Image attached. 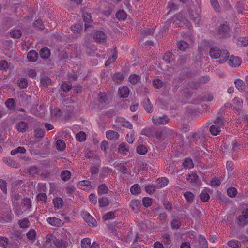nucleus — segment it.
Instances as JSON below:
<instances>
[{
  "instance_id": "1",
  "label": "nucleus",
  "mask_w": 248,
  "mask_h": 248,
  "mask_svg": "<svg viewBox=\"0 0 248 248\" xmlns=\"http://www.w3.org/2000/svg\"><path fill=\"white\" fill-rule=\"evenodd\" d=\"M210 55L214 59L220 58L219 63H223L229 58V53L226 50H220L216 47H212L210 50Z\"/></svg>"
},
{
  "instance_id": "2",
  "label": "nucleus",
  "mask_w": 248,
  "mask_h": 248,
  "mask_svg": "<svg viewBox=\"0 0 248 248\" xmlns=\"http://www.w3.org/2000/svg\"><path fill=\"white\" fill-rule=\"evenodd\" d=\"M46 239L47 242H50L52 241L57 248H68L69 246V243L68 242L56 239L52 235L47 236Z\"/></svg>"
},
{
  "instance_id": "3",
  "label": "nucleus",
  "mask_w": 248,
  "mask_h": 248,
  "mask_svg": "<svg viewBox=\"0 0 248 248\" xmlns=\"http://www.w3.org/2000/svg\"><path fill=\"white\" fill-rule=\"evenodd\" d=\"M223 126V122L222 119L221 118H217L215 121V124L210 126V131L213 135H217L220 132V128Z\"/></svg>"
},
{
  "instance_id": "4",
  "label": "nucleus",
  "mask_w": 248,
  "mask_h": 248,
  "mask_svg": "<svg viewBox=\"0 0 248 248\" xmlns=\"http://www.w3.org/2000/svg\"><path fill=\"white\" fill-rule=\"evenodd\" d=\"M152 122L154 124L160 125L166 124L169 123L170 119L166 115H163L162 116H154L152 118Z\"/></svg>"
},
{
  "instance_id": "5",
  "label": "nucleus",
  "mask_w": 248,
  "mask_h": 248,
  "mask_svg": "<svg viewBox=\"0 0 248 248\" xmlns=\"http://www.w3.org/2000/svg\"><path fill=\"white\" fill-rule=\"evenodd\" d=\"M248 221V209H246L242 212V215L236 218V222L239 226L245 225Z\"/></svg>"
},
{
  "instance_id": "6",
  "label": "nucleus",
  "mask_w": 248,
  "mask_h": 248,
  "mask_svg": "<svg viewBox=\"0 0 248 248\" xmlns=\"http://www.w3.org/2000/svg\"><path fill=\"white\" fill-rule=\"evenodd\" d=\"M32 122L35 124L34 127L35 136L36 138H42L44 135V130L42 125L40 123L33 120Z\"/></svg>"
},
{
  "instance_id": "7",
  "label": "nucleus",
  "mask_w": 248,
  "mask_h": 248,
  "mask_svg": "<svg viewBox=\"0 0 248 248\" xmlns=\"http://www.w3.org/2000/svg\"><path fill=\"white\" fill-rule=\"evenodd\" d=\"M82 216L84 220L86 221L89 225H92L93 227L96 226V221L89 213L87 212H83L82 213Z\"/></svg>"
},
{
  "instance_id": "8",
  "label": "nucleus",
  "mask_w": 248,
  "mask_h": 248,
  "mask_svg": "<svg viewBox=\"0 0 248 248\" xmlns=\"http://www.w3.org/2000/svg\"><path fill=\"white\" fill-rule=\"evenodd\" d=\"M230 29L228 25L222 24L220 25L218 29V35L221 37H228L230 36L229 34Z\"/></svg>"
},
{
  "instance_id": "9",
  "label": "nucleus",
  "mask_w": 248,
  "mask_h": 248,
  "mask_svg": "<svg viewBox=\"0 0 248 248\" xmlns=\"http://www.w3.org/2000/svg\"><path fill=\"white\" fill-rule=\"evenodd\" d=\"M13 218V215L11 210L9 209L3 212L1 217V222L2 223L9 222L12 221Z\"/></svg>"
},
{
  "instance_id": "10",
  "label": "nucleus",
  "mask_w": 248,
  "mask_h": 248,
  "mask_svg": "<svg viewBox=\"0 0 248 248\" xmlns=\"http://www.w3.org/2000/svg\"><path fill=\"white\" fill-rule=\"evenodd\" d=\"M241 63V60L238 57H235L233 55L231 56L229 58L228 63L229 65L232 67L239 66Z\"/></svg>"
},
{
  "instance_id": "11",
  "label": "nucleus",
  "mask_w": 248,
  "mask_h": 248,
  "mask_svg": "<svg viewBox=\"0 0 248 248\" xmlns=\"http://www.w3.org/2000/svg\"><path fill=\"white\" fill-rule=\"evenodd\" d=\"M106 38L107 36L106 34L102 31H96L93 36V38L95 41L99 43L105 41Z\"/></svg>"
},
{
  "instance_id": "12",
  "label": "nucleus",
  "mask_w": 248,
  "mask_h": 248,
  "mask_svg": "<svg viewBox=\"0 0 248 248\" xmlns=\"http://www.w3.org/2000/svg\"><path fill=\"white\" fill-rule=\"evenodd\" d=\"M28 124L23 121L19 122L16 125V128L17 130L20 132H25L28 129Z\"/></svg>"
},
{
  "instance_id": "13",
  "label": "nucleus",
  "mask_w": 248,
  "mask_h": 248,
  "mask_svg": "<svg viewBox=\"0 0 248 248\" xmlns=\"http://www.w3.org/2000/svg\"><path fill=\"white\" fill-rule=\"evenodd\" d=\"M140 201L139 200H132L130 203V207L132 211L137 213L140 208Z\"/></svg>"
},
{
  "instance_id": "14",
  "label": "nucleus",
  "mask_w": 248,
  "mask_h": 248,
  "mask_svg": "<svg viewBox=\"0 0 248 248\" xmlns=\"http://www.w3.org/2000/svg\"><path fill=\"white\" fill-rule=\"evenodd\" d=\"M78 186L79 188L84 190H88L92 188L91 183L88 180L80 181L78 183Z\"/></svg>"
},
{
  "instance_id": "15",
  "label": "nucleus",
  "mask_w": 248,
  "mask_h": 248,
  "mask_svg": "<svg viewBox=\"0 0 248 248\" xmlns=\"http://www.w3.org/2000/svg\"><path fill=\"white\" fill-rule=\"evenodd\" d=\"M106 136L107 138L110 140H117L119 137V133L116 131L112 130L106 131Z\"/></svg>"
},
{
  "instance_id": "16",
  "label": "nucleus",
  "mask_w": 248,
  "mask_h": 248,
  "mask_svg": "<svg viewBox=\"0 0 248 248\" xmlns=\"http://www.w3.org/2000/svg\"><path fill=\"white\" fill-rule=\"evenodd\" d=\"M168 179L165 177H161L157 179L156 184L157 188L164 187L168 185Z\"/></svg>"
},
{
  "instance_id": "17",
  "label": "nucleus",
  "mask_w": 248,
  "mask_h": 248,
  "mask_svg": "<svg viewBox=\"0 0 248 248\" xmlns=\"http://www.w3.org/2000/svg\"><path fill=\"white\" fill-rule=\"evenodd\" d=\"M47 223L53 226H59L61 224V219L55 217H49L46 220Z\"/></svg>"
},
{
  "instance_id": "18",
  "label": "nucleus",
  "mask_w": 248,
  "mask_h": 248,
  "mask_svg": "<svg viewBox=\"0 0 248 248\" xmlns=\"http://www.w3.org/2000/svg\"><path fill=\"white\" fill-rule=\"evenodd\" d=\"M53 203L55 208L57 209H62L64 204L62 199L59 197L54 198L53 200Z\"/></svg>"
},
{
  "instance_id": "19",
  "label": "nucleus",
  "mask_w": 248,
  "mask_h": 248,
  "mask_svg": "<svg viewBox=\"0 0 248 248\" xmlns=\"http://www.w3.org/2000/svg\"><path fill=\"white\" fill-rule=\"evenodd\" d=\"M129 93V88L127 86H123L119 89V94L120 97L126 98Z\"/></svg>"
},
{
  "instance_id": "20",
  "label": "nucleus",
  "mask_w": 248,
  "mask_h": 248,
  "mask_svg": "<svg viewBox=\"0 0 248 248\" xmlns=\"http://www.w3.org/2000/svg\"><path fill=\"white\" fill-rule=\"evenodd\" d=\"M172 20L174 22L179 21L180 23H183L184 24L188 22V21L185 18L184 15L182 13H179L175 15L173 17Z\"/></svg>"
},
{
  "instance_id": "21",
  "label": "nucleus",
  "mask_w": 248,
  "mask_h": 248,
  "mask_svg": "<svg viewBox=\"0 0 248 248\" xmlns=\"http://www.w3.org/2000/svg\"><path fill=\"white\" fill-rule=\"evenodd\" d=\"M175 59L174 55L171 52H168L165 54L163 57L164 61L167 63H170Z\"/></svg>"
},
{
  "instance_id": "22",
  "label": "nucleus",
  "mask_w": 248,
  "mask_h": 248,
  "mask_svg": "<svg viewBox=\"0 0 248 248\" xmlns=\"http://www.w3.org/2000/svg\"><path fill=\"white\" fill-rule=\"evenodd\" d=\"M154 128L153 127H149L143 129L141 134L149 138H152L154 137Z\"/></svg>"
},
{
  "instance_id": "23",
  "label": "nucleus",
  "mask_w": 248,
  "mask_h": 248,
  "mask_svg": "<svg viewBox=\"0 0 248 248\" xmlns=\"http://www.w3.org/2000/svg\"><path fill=\"white\" fill-rule=\"evenodd\" d=\"M38 58V54L35 50L30 51L27 54V58L30 62H34Z\"/></svg>"
},
{
  "instance_id": "24",
  "label": "nucleus",
  "mask_w": 248,
  "mask_h": 248,
  "mask_svg": "<svg viewBox=\"0 0 248 248\" xmlns=\"http://www.w3.org/2000/svg\"><path fill=\"white\" fill-rule=\"evenodd\" d=\"M83 18L85 22V29L87 30L89 27H90V25L88 24V23L91 21V16L90 13H84L83 14Z\"/></svg>"
},
{
  "instance_id": "25",
  "label": "nucleus",
  "mask_w": 248,
  "mask_h": 248,
  "mask_svg": "<svg viewBox=\"0 0 248 248\" xmlns=\"http://www.w3.org/2000/svg\"><path fill=\"white\" fill-rule=\"evenodd\" d=\"M178 48L183 51H186L189 47V44L186 41L181 40L178 42Z\"/></svg>"
},
{
  "instance_id": "26",
  "label": "nucleus",
  "mask_w": 248,
  "mask_h": 248,
  "mask_svg": "<svg viewBox=\"0 0 248 248\" xmlns=\"http://www.w3.org/2000/svg\"><path fill=\"white\" fill-rule=\"evenodd\" d=\"M40 55L43 59H47L50 55V51L46 47L43 48L40 50Z\"/></svg>"
},
{
  "instance_id": "27",
  "label": "nucleus",
  "mask_w": 248,
  "mask_h": 248,
  "mask_svg": "<svg viewBox=\"0 0 248 248\" xmlns=\"http://www.w3.org/2000/svg\"><path fill=\"white\" fill-rule=\"evenodd\" d=\"M227 245L232 248H240L241 244L240 242L236 240H231L229 241Z\"/></svg>"
},
{
  "instance_id": "28",
  "label": "nucleus",
  "mask_w": 248,
  "mask_h": 248,
  "mask_svg": "<svg viewBox=\"0 0 248 248\" xmlns=\"http://www.w3.org/2000/svg\"><path fill=\"white\" fill-rule=\"evenodd\" d=\"M117 58V52L116 49L114 48L111 57H110L106 62L105 65L108 66L110 63L114 62Z\"/></svg>"
},
{
  "instance_id": "29",
  "label": "nucleus",
  "mask_w": 248,
  "mask_h": 248,
  "mask_svg": "<svg viewBox=\"0 0 248 248\" xmlns=\"http://www.w3.org/2000/svg\"><path fill=\"white\" fill-rule=\"evenodd\" d=\"M186 179L190 183H196L199 180V177L196 173H190L188 174Z\"/></svg>"
},
{
  "instance_id": "30",
  "label": "nucleus",
  "mask_w": 248,
  "mask_h": 248,
  "mask_svg": "<svg viewBox=\"0 0 248 248\" xmlns=\"http://www.w3.org/2000/svg\"><path fill=\"white\" fill-rule=\"evenodd\" d=\"M140 76L136 74H131L129 77V80L132 84H137L140 81Z\"/></svg>"
},
{
  "instance_id": "31",
  "label": "nucleus",
  "mask_w": 248,
  "mask_h": 248,
  "mask_svg": "<svg viewBox=\"0 0 248 248\" xmlns=\"http://www.w3.org/2000/svg\"><path fill=\"white\" fill-rule=\"evenodd\" d=\"M143 107L148 112H151L153 111V106L151 105V102L149 99L145 100L143 102Z\"/></svg>"
},
{
  "instance_id": "32",
  "label": "nucleus",
  "mask_w": 248,
  "mask_h": 248,
  "mask_svg": "<svg viewBox=\"0 0 248 248\" xmlns=\"http://www.w3.org/2000/svg\"><path fill=\"white\" fill-rule=\"evenodd\" d=\"M17 200L16 199H15L13 201V206H14V210L15 213L18 216L22 214L23 212L20 208V206L18 205V203L16 202Z\"/></svg>"
},
{
  "instance_id": "33",
  "label": "nucleus",
  "mask_w": 248,
  "mask_h": 248,
  "mask_svg": "<svg viewBox=\"0 0 248 248\" xmlns=\"http://www.w3.org/2000/svg\"><path fill=\"white\" fill-rule=\"evenodd\" d=\"M199 243V248H208V242L204 236H200Z\"/></svg>"
},
{
  "instance_id": "34",
  "label": "nucleus",
  "mask_w": 248,
  "mask_h": 248,
  "mask_svg": "<svg viewBox=\"0 0 248 248\" xmlns=\"http://www.w3.org/2000/svg\"><path fill=\"white\" fill-rule=\"evenodd\" d=\"M130 192L133 195H138L141 192V188L138 184H134L130 188Z\"/></svg>"
},
{
  "instance_id": "35",
  "label": "nucleus",
  "mask_w": 248,
  "mask_h": 248,
  "mask_svg": "<svg viewBox=\"0 0 248 248\" xmlns=\"http://www.w3.org/2000/svg\"><path fill=\"white\" fill-rule=\"evenodd\" d=\"M182 225L181 221L178 218H174L171 221V227L173 229H178Z\"/></svg>"
},
{
  "instance_id": "36",
  "label": "nucleus",
  "mask_w": 248,
  "mask_h": 248,
  "mask_svg": "<svg viewBox=\"0 0 248 248\" xmlns=\"http://www.w3.org/2000/svg\"><path fill=\"white\" fill-rule=\"evenodd\" d=\"M71 176V172L68 170H63L61 173V177L62 179L64 181H66L69 180Z\"/></svg>"
},
{
  "instance_id": "37",
  "label": "nucleus",
  "mask_w": 248,
  "mask_h": 248,
  "mask_svg": "<svg viewBox=\"0 0 248 248\" xmlns=\"http://www.w3.org/2000/svg\"><path fill=\"white\" fill-rule=\"evenodd\" d=\"M57 150L60 151L64 150L66 148V145L64 141L62 140H58L56 143Z\"/></svg>"
},
{
  "instance_id": "38",
  "label": "nucleus",
  "mask_w": 248,
  "mask_h": 248,
  "mask_svg": "<svg viewBox=\"0 0 248 248\" xmlns=\"http://www.w3.org/2000/svg\"><path fill=\"white\" fill-rule=\"evenodd\" d=\"M101 149L105 153H107L108 150H111V146H109L108 143L106 141H103L100 145Z\"/></svg>"
},
{
  "instance_id": "39",
  "label": "nucleus",
  "mask_w": 248,
  "mask_h": 248,
  "mask_svg": "<svg viewBox=\"0 0 248 248\" xmlns=\"http://www.w3.org/2000/svg\"><path fill=\"white\" fill-rule=\"evenodd\" d=\"M112 78H113V80L117 82V83H119V82H120L121 81H122L124 78V75L121 73H115L113 77H112Z\"/></svg>"
},
{
  "instance_id": "40",
  "label": "nucleus",
  "mask_w": 248,
  "mask_h": 248,
  "mask_svg": "<svg viewBox=\"0 0 248 248\" xmlns=\"http://www.w3.org/2000/svg\"><path fill=\"white\" fill-rule=\"evenodd\" d=\"M21 31L20 30L17 29H14L10 32V35L13 38H19L21 36Z\"/></svg>"
},
{
  "instance_id": "41",
  "label": "nucleus",
  "mask_w": 248,
  "mask_h": 248,
  "mask_svg": "<svg viewBox=\"0 0 248 248\" xmlns=\"http://www.w3.org/2000/svg\"><path fill=\"white\" fill-rule=\"evenodd\" d=\"M190 18L193 21L196 25H198L200 21V16L199 14L196 12H192L190 15Z\"/></svg>"
},
{
  "instance_id": "42",
  "label": "nucleus",
  "mask_w": 248,
  "mask_h": 248,
  "mask_svg": "<svg viewBox=\"0 0 248 248\" xmlns=\"http://www.w3.org/2000/svg\"><path fill=\"white\" fill-rule=\"evenodd\" d=\"M126 16V13L123 10H120L116 14V17L119 20H124Z\"/></svg>"
},
{
  "instance_id": "43",
  "label": "nucleus",
  "mask_w": 248,
  "mask_h": 248,
  "mask_svg": "<svg viewBox=\"0 0 248 248\" xmlns=\"http://www.w3.org/2000/svg\"><path fill=\"white\" fill-rule=\"evenodd\" d=\"M76 138L77 140L80 142L84 141L86 139V133L84 132L80 131L76 134Z\"/></svg>"
},
{
  "instance_id": "44",
  "label": "nucleus",
  "mask_w": 248,
  "mask_h": 248,
  "mask_svg": "<svg viewBox=\"0 0 248 248\" xmlns=\"http://www.w3.org/2000/svg\"><path fill=\"white\" fill-rule=\"evenodd\" d=\"M183 166L186 169H192L194 167L192 160L190 158H186L183 162Z\"/></svg>"
},
{
  "instance_id": "45",
  "label": "nucleus",
  "mask_w": 248,
  "mask_h": 248,
  "mask_svg": "<svg viewBox=\"0 0 248 248\" xmlns=\"http://www.w3.org/2000/svg\"><path fill=\"white\" fill-rule=\"evenodd\" d=\"M108 189L105 185H101L98 188V194L99 195L107 194L108 192Z\"/></svg>"
},
{
  "instance_id": "46",
  "label": "nucleus",
  "mask_w": 248,
  "mask_h": 248,
  "mask_svg": "<svg viewBox=\"0 0 248 248\" xmlns=\"http://www.w3.org/2000/svg\"><path fill=\"white\" fill-rule=\"evenodd\" d=\"M26 150L24 147L19 146L17 148L12 150L11 152L12 155H15L17 153L24 154L26 152Z\"/></svg>"
},
{
  "instance_id": "47",
  "label": "nucleus",
  "mask_w": 248,
  "mask_h": 248,
  "mask_svg": "<svg viewBox=\"0 0 248 248\" xmlns=\"http://www.w3.org/2000/svg\"><path fill=\"white\" fill-rule=\"evenodd\" d=\"M99 206L101 207H105L107 206L109 204L108 198L106 197H102L98 201Z\"/></svg>"
},
{
  "instance_id": "48",
  "label": "nucleus",
  "mask_w": 248,
  "mask_h": 248,
  "mask_svg": "<svg viewBox=\"0 0 248 248\" xmlns=\"http://www.w3.org/2000/svg\"><path fill=\"white\" fill-rule=\"evenodd\" d=\"M18 224L21 228H26L30 226V222L27 218H23L18 221Z\"/></svg>"
},
{
  "instance_id": "49",
  "label": "nucleus",
  "mask_w": 248,
  "mask_h": 248,
  "mask_svg": "<svg viewBox=\"0 0 248 248\" xmlns=\"http://www.w3.org/2000/svg\"><path fill=\"white\" fill-rule=\"evenodd\" d=\"M22 204L23 206L25 208V210L30 211V209L31 208V201L29 198H24L23 200Z\"/></svg>"
},
{
  "instance_id": "50",
  "label": "nucleus",
  "mask_w": 248,
  "mask_h": 248,
  "mask_svg": "<svg viewBox=\"0 0 248 248\" xmlns=\"http://www.w3.org/2000/svg\"><path fill=\"white\" fill-rule=\"evenodd\" d=\"M233 102L234 104V107L237 109H239L241 108L243 104L242 99L238 97H235L233 100Z\"/></svg>"
},
{
  "instance_id": "51",
  "label": "nucleus",
  "mask_w": 248,
  "mask_h": 248,
  "mask_svg": "<svg viewBox=\"0 0 248 248\" xmlns=\"http://www.w3.org/2000/svg\"><path fill=\"white\" fill-rule=\"evenodd\" d=\"M237 193V189L234 187H229L227 189V194L230 197H234Z\"/></svg>"
},
{
  "instance_id": "52",
  "label": "nucleus",
  "mask_w": 248,
  "mask_h": 248,
  "mask_svg": "<svg viewBox=\"0 0 248 248\" xmlns=\"http://www.w3.org/2000/svg\"><path fill=\"white\" fill-rule=\"evenodd\" d=\"M11 64H9L5 60L0 61V69L1 70L6 71L8 67H10Z\"/></svg>"
},
{
  "instance_id": "53",
  "label": "nucleus",
  "mask_w": 248,
  "mask_h": 248,
  "mask_svg": "<svg viewBox=\"0 0 248 248\" xmlns=\"http://www.w3.org/2000/svg\"><path fill=\"white\" fill-rule=\"evenodd\" d=\"M17 85L20 88H26L28 86V81L25 78H21L18 80Z\"/></svg>"
},
{
  "instance_id": "54",
  "label": "nucleus",
  "mask_w": 248,
  "mask_h": 248,
  "mask_svg": "<svg viewBox=\"0 0 248 248\" xmlns=\"http://www.w3.org/2000/svg\"><path fill=\"white\" fill-rule=\"evenodd\" d=\"M129 150V146L125 143H121L118 148V151L120 153H124L128 152Z\"/></svg>"
},
{
  "instance_id": "55",
  "label": "nucleus",
  "mask_w": 248,
  "mask_h": 248,
  "mask_svg": "<svg viewBox=\"0 0 248 248\" xmlns=\"http://www.w3.org/2000/svg\"><path fill=\"white\" fill-rule=\"evenodd\" d=\"M235 85L236 87L239 90V91H243L244 89V82L240 79H237L235 81Z\"/></svg>"
},
{
  "instance_id": "56",
  "label": "nucleus",
  "mask_w": 248,
  "mask_h": 248,
  "mask_svg": "<svg viewBox=\"0 0 248 248\" xmlns=\"http://www.w3.org/2000/svg\"><path fill=\"white\" fill-rule=\"evenodd\" d=\"M137 152L140 155H145L147 152V150L145 146L143 145H140L137 148Z\"/></svg>"
},
{
  "instance_id": "57",
  "label": "nucleus",
  "mask_w": 248,
  "mask_h": 248,
  "mask_svg": "<svg viewBox=\"0 0 248 248\" xmlns=\"http://www.w3.org/2000/svg\"><path fill=\"white\" fill-rule=\"evenodd\" d=\"M91 245V240L89 238H84L81 241L82 248H90Z\"/></svg>"
},
{
  "instance_id": "58",
  "label": "nucleus",
  "mask_w": 248,
  "mask_h": 248,
  "mask_svg": "<svg viewBox=\"0 0 248 248\" xmlns=\"http://www.w3.org/2000/svg\"><path fill=\"white\" fill-rule=\"evenodd\" d=\"M184 197L188 202H191L194 199V195L190 192H186L184 193Z\"/></svg>"
},
{
  "instance_id": "59",
  "label": "nucleus",
  "mask_w": 248,
  "mask_h": 248,
  "mask_svg": "<svg viewBox=\"0 0 248 248\" xmlns=\"http://www.w3.org/2000/svg\"><path fill=\"white\" fill-rule=\"evenodd\" d=\"M200 198L202 202H207L210 198V196L208 193L205 191H202L200 194Z\"/></svg>"
},
{
  "instance_id": "60",
  "label": "nucleus",
  "mask_w": 248,
  "mask_h": 248,
  "mask_svg": "<svg viewBox=\"0 0 248 248\" xmlns=\"http://www.w3.org/2000/svg\"><path fill=\"white\" fill-rule=\"evenodd\" d=\"M162 239L164 243L170 245L171 243L170 235L168 233H165L162 235Z\"/></svg>"
},
{
  "instance_id": "61",
  "label": "nucleus",
  "mask_w": 248,
  "mask_h": 248,
  "mask_svg": "<svg viewBox=\"0 0 248 248\" xmlns=\"http://www.w3.org/2000/svg\"><path fill=\"white\" fill-rule=\"evenodd\" d=\"M82 29V26L79 24H76L71 27V30L75 33H78Z\"/></svg>"
},
{
  "instance_id": "62",
  "label": "nucleus",
  "mask_w": 248,
  "mask_h": 248,
  "mask_svg": "<svg viewBox=\"0 0 248 248\" xmlns=\"http://www.w3.org/2000/svg\"><path fill=\"white\" fill-rule=\"evenodd\" d=\"M71 86L70 83L64 82L61 85V88L64 92H67L71 89Z\"/></svg>"
},
{
  "instance_id": "63",
  "label": "nucleus",
  "mask_w": 248,
  "mask_h": 248,
  "mask_svg": "<svg viewBox=\"0 0 248 248\" xmlns=\"http://www.w3.org/2000/svg\"><path fill=\"white\" fill-rule=\"evenodd\" d=\"M156 188H157L156 186H155L152 185H148L145 187V191L149 194H151L154 192Z\"/></svg>"
},
{
  "instance_id": "64",
  "label": "nucleus",
  "mask_w": 248,
  "mask_h": 248,
  "mask_svg": "<svg viewBox=\"0 0 248 248\" xmlns=\"http://www.w3.org/2000/svg\"><path fill=\"white\" fill-rule=\"evenodd\" d=\"M142 202L145 207H148L151 205L152 203V200L151 198L149 197H144L142 199Z\"/></svg>"
}]
</instances>
